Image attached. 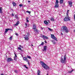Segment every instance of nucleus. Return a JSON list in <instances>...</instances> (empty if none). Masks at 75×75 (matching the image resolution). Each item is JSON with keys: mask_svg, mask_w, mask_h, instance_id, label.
<instances>
[{"mask_svg": "<svg viewBox=\"0 0 75 75\" xmlns=\"http://www.w3.org/2000/svg\"><path fill=\"white\" fill-rule=\"evenodd\" d=\"M62 32H65L67 33L69 32V30L68 29V28L66 26H63L61 30Z\"/></svg>", "mask_w": 75, "mask_h": 75, "instance_id": "f257e3e1", "label": "nucleus"}, {"mask_svg": "<svg viewBox=\"0 0 75 75\" xmlns=\"http://www.w3.org/2000/svg\"><path fill=\"white\" fill-rule=\"evenodd\" d=\"M40 64L42 66L43 68H44L45 69H50V67H48V66L46 65V64H45L42 61L40 62Z\"/></svg>", "mask_w": 75, "mask_h": 75, "instance_id": "f03ea898", "label": "nucleus"}, {"mask_svg": "<svg viewBox=\"0 0 75 75\" xmlns=\"http://www.w3.org/2000/svg\"><path fill=\"white\" fill-rule=\"evenodd\" d=\"M67 59V57H66V56L65 55L64 58V59L62 58H61L60 59V61L62 63L64 64V63H66V60Z\"/></svg>", "mask_w": 75, "mask_h": 75, "instance_id": "7ed1b4c3", "label": "nucleus"}, {"mask_svg": "<svg viewBox=\"0 0 75 75\" xmlns=\"http://www.w3.org/2000/svg\"><path fill=\"white\" fill-rule=\"evenodd\" d=\"M33 28L35 32H38V30H37L36 26L35 24H33Z\"/></svg>", "mask_w": 75, "mask_h": 75, "instance_id": "20e7f679", "label": "nucleus"}, {"mask_svg": "<svg viewBox=\"0 0 75 75\" xmlns=\"http://www.w3.org/2000/svg\"><path fill=\"white\" fill-rule=\"evenodd\" d=\"M56 1L55 2V7H58L59 6V5H58V3H59V1L58 0H56Z\"/></svg>", "mask_w": 75, "mask_h": 75, "instance_id": "39448f33", "label": "nucleus"}, {"mask_svg": "<svg viewBox=\"0 0 75 75\" xmlns=\"http://www.w3.org/2000/svg\"><path fill=\"white\" fill-rule=\"evenodd\" d=\"M51 35V38H52L53 39H54V40H56V41H57V39L55 36H54V35Z\"/></svg>", "mask_w": 75, "mask_h": 75, "instance_id": "423d86ee", "label": "nucleus"}, {"mask_svg": "<svg viewBox=\"0 0 75 75\" xmlns=\"http://www.w3.org/2000/svg\"><path fill=\"white\" fill-rule=\"evenodd\" d=\"M7 62H10V61H12L13 59L10 57L8 58L6 60Z\"/></svg>", "mask_w": 75, "mask_h": 75, "instance_id": "0eeeda50", "label": "nucleus"}, {"mask_svg": "<svg viewBox=\"0 0 75 75\" xmlns=\"http://www.w3.org/2000/svg\"><path fill=\"white\" fill-rule=\"evenodd\" d=\"M69 4L70 7H71L72 6V1H69Z\"/></svg>", "mask_w": 75, "mask_h": 75, "instance_id": "6e6552de", "label": "nucleus"}, {"mask_svg": "<svg viewBox=\"0 0 75 75\" xmlns=\"http://www.w3.org/2000/svg\"><path fill=\"white\" fill-rule=\"evenodd\" d=\"M64 21H69L70 20V19H69V18L65 17L64 18Z\"/></svg>", "mask_w": 75, "mask_h": 75, "instance_id": "1a4fd4ad", "label": "nucleus"}, {"mask_svg": "<svg viewBox=\"0 0 75 75\" xmlns=\"http://www.w3.org/2000/svg\"><path fill=\"white\" fill-rule=\"evenodd\" d=\"M28 37L27 36V35H25V37H24V38L25 40L28 41V40H29V39L28 38Z\"/></svg>", "mask_w": 75, "mask_h": 75, "instance_id": "9d476101", "label": "nucleus"}, {"mask_svg": "<svg viewBox=\"0 0 75 75\" xmlns=\"http://www.w3.org/2000/svg\"><path fill=\"white\" fill-rule=\"evenodd\" d=\"M12 29H10V28H8V29H5V33H7V32L8 31V30H12Z\"/></svg>", "mask_w": 75, "mask_h": 75, "instance_id": "9b49d317", "label": "nucleus"}, {"mask_svg": "<svg viewBox=\"0 0 75 75\" xmlns=\"http://www.w3.org/2000/svg\"><path fill=\"white\" fill-rule=\"evenodd\" d=\"M23 59L24 60H25V61H26V62H28V59H27V57H24L23 58Z\"/></svg>", "mask_w": 75, "mask_h": 75, "instance_id": "f8f14e48", "label": "nucleus"}, {"mask_svg": "<svg viewBox=\"0 0 75 75\" xmlns=\"http://www.w3.org/2000/svg\"><path fill=\"white\" fill-rule=\"evenodd\" d=\"M42 37L43 38H46V39H48V37L44 35H42Z\"/></svg>", "mask_w": 75, "mask_h": 75, "instance_id": "ddd939ff", "label": "nucleus"}, {"mask_svg": "<svg viewBox=\"0 0 75 75\" xmlns=\"http://www.w3.org/2000/svg\"><path fill=\"white\" fill-rule=\"evenodd\" d=\"M44 23L45 24L47 25H48V22H47V21H44Z\"/></svg>", "mask_w": 75, "mask_h": 75, "instance_id": "4468645a", "label": "nucleus"}, {"mask_svg": "<svg viewBox=\"0 0 75 75\" xmlns=\"http://www.w3.org/2000/svg\"><path fill=\"white\" fill-rule=\"evenodd\" d=\"M47 46H44V50L43 51H46V50H47Z\"/></svg>", "mask_w": 75, "mask_h": 75, "instance_id": "2eb2a0df", "label": "nucleus"}, {"mask_svg": "<svg viewBox=\"0 0 75 75\" xmlns=\"http://www.w3.org/2000/svg\"><path fill=\"white\" fill-rule=\"evenodd\" d=\"M14 54L15 55V56L14 58V59L15 61H16V59H17V55H16V54Z\"/></svg>", "mask_w": 75, "mask_h": 75, "instance_id": "dca6fc26", "label": "nucleus"}, {"mask_svg": "<svg viewBox=\"0 0 75 75\" xmlns=\"http://www.w3.org/2000/svg\"><path fill=\"white\" fill-rule=\"evenodd\" d=\"M13 6H16V3L14 2H13L12 3Z\"/></svg>", "mask_w": 75, "mask_h": 75, "instance_id": "f3484780", "label": "nucleus"}, {"mask_svg": "<svg viewBox=\"0 0 75 75\" xmlns=\"http://www.w3.org/2000/svg\"><path fill=\"white\" fill-rule=\"evenodd\" d=\"M0 13H3V11H2V8L1 7L0 8Z\"/></svg>", "mask_w": 75, "mask_h": 75, "instance_id": "a211bd4d", "label": "nucleus"}, {"mask_svg": "<svg viewBox=\"0 0 75 75\" xmlns=\"http://www.w3.org/2000/svg\"><path fill=\"white\" fill-rule=\"evenodd\" d=\"M63 1H64V0H60V4H62L63 3Z\"/></svg>", "mask_w": 75, "mask_h": 75, "instance_id": "6ab92c4d", "label": "nucleus"}, {"mask_svg": "<svg viewBox=\"0 0 75 75\" xmlns=\"http://www.w3.org/2000/svg\"><path fill=\"white\" fill-rule=\"evenodd\" d=\"M15 18L18 20V19H19V18L18 17V16H17V15H15Z\"/></svg>", "mask_w": 75, "mask_h": 75, "instance_id": "aec40b11", "label": "nucleus"}, {"mask_svg": "<svg viewBox=\"0 0 75 75\" xmlns=\"http://www.w3.org/2000/svg\"><path fill=\"white\" fill-rule=\"evenodd\" d=\"M51 20L52 21H54V18H51Z\"/></svg>", "mask_w": 75, "mask_h": 75, "instance_id": "412c9836", "label": "nucleus"}, {"mask_svg": "<svg viewBox=\"0 0 75 75\" xmlns=\"http://www.w3.org/2000/svg\"><path fill=\"white\" fill-rule=\"evenodd\" d=\"M19 21H17L16 23L15 24V25H18V24H19Z\"/></svg>", "mask_w": 75, "mask_h": 75, "instance_id": "4be33fe9", "label": "nucleus"}, {"mask_svg": "<svg viewBox=\"0 0 75 75\" xmlns=\"http://www.w3.org/2000/svg\"><path fill=\"white\" fill-rule=\"evenodd\" d=\"M19 21H17L16 23L15 24V25H18V24H19Z\"/></svg>", "mask_w": 75, "mask_h": 75, "instance_id": "5701e85b", "label": "nucleus"}, {"mask_svg": "<svg viewBox=\"0 0 75 75\" xmlns=\"http://www.w3.org/2000/svg\"><path fill=\"white\" fill-rule=\"evenodd\" d=\"M48 30H49V31H52L53 30L50 28H48Z\"/></svg>", "mask_w": 75, "mask_h": 75, "instance_id": "b1692460", "label": "nucleus"}, {"mask_svg": "<svg viewBox=\"0 0 75 75\" xmlns=\"http://www.w3.org/2000/svg\"><path fill=\"white\" fill-rule=\"evenodd\" d=\"M18 49L19 50H20V51H22V49L20 47H18Z\"/></svg>", "mask_w": 75, "mask_h": 75, "instance_id": "393cba45", "label": "nucleus"}, {"mask_svg": "<svg viewBox=\"0 0 75 75\" xmlns=\"http://www.w3.org/2000/svg\"><path fill=\"white\" fill-rule=\"evenodd\" d=\"M52 42H53V43L54 44H56V43H55V41H54V40H52Z\"/></svg>", "mask_w": 75, "mask_h": 75, "instance_id": "a878e982", "label": "nucleus"}, {"mask_svg": "<svg viewBox=\"0 0 75 75\" xmlns=\"http://www.w3.org/2000/svg\"><path fill=\"white\" fill-rule=\"evenodd\" d=\"M72 71H74V70H72L71 71H69L68 72L70 74H71V73H72Z\"/></svg>", "mask_w": 75, "mask_h": 75, "instance_id": "bb28decb", "label": "nucleus"}, {"mask_svg": "<svg viewBox=\"0 0 75 75\" xmlns=\"http://www.w3.org/2000/svg\"><path fill=\"white\" fill-rule=\"evenodd\" d=\"M44 42H42V43L41 44H40L39 45V46H41V45H44Z\"/></svg>", "mask_w": 75, "mask_h": 75, "instance_id": "cd10ccee", "label": "nucleus"}, {"mask_svg": "<svg viewBox=\"0 0 75 75\" xmlns=\"http://www.w3.org/2000/svg\"><path fill=\"white\" fill-rule=\"evenodd\" d=\"M67 18H69V16L68 15V13H67Z\"/></svg>", "mask_w": 75, "mask_h": 75, "instance_id": "c85d7f7f", "label": "nucleus"}, {"mask_svg": "<svg viewBox=\"0 0 75 75\" xmlns=\"http://www.w3.org/2000/svg\"><path fill=\"white\" fill-rule=\"evenodd\" d=\"M41 72L40 71V70H38V74L40 73Z\"/></svg>", "mask_w": 75, "mask_h": 75, "instance_id": "c756f323", "label": "nucleus"}, {"mask_svg": "<svg viewBox=\"0 0 75 75\" xmlns=\"http://www.w3.org/2000/svg\"><path fill=\"white\" fill-rule=\"evenodd\" d=\"M12 38H13V37L12 36H11L9 38V39H10V40H12Z\"/></svg>", "mask_w": 75, "mask_h": 75, "instance_id": "7c9ffc66", "label": "nucleus"}, {"mask_svg": "<svg viewBox=\"0 0 75 75\" xmlns=\"http://www.w3.org/2000/svg\"><path fill=\"white\" fill-rule=\"evenodd\" d=\"M27 57L29 59H31V57H30V56H27Z\"/></svg>", "mask_w": 75, "mask_h": 75, "instance_id": "2f4dec72", "label": "nucleus"}, {"mask_svg": "<svg viewBox=\"0 0 75 75\" xmlns=\"http://www.w3.org/2000/svg\"><path fill=\"white\" fill-rule=\"evenodd\" d=\"M18 70H15V71H14V72H15V73H17L18 72Z\"/></svg>", "mask_w": 75, "mask_h": 75, "instance_id": "473e14b6", "label": "nucleus"}, {"mask_svg": "<svg viewBox=\"0 0 75 75\" xmlns=\"http://www.w3.org/2000/svg\"><path fill=\"white\" fill-rule=\"evenodd\" d=\"M26 13H29L30 14V13H31V11H26Z\"/></svg>", "mask_w": 75, "mask_h": 75, "instance_id": "72a5a7b5", "label": "nucleus"}, {"mask_svg": "<svg viewBox=\"0 0 75 75\" xmlns=\"http://www.w3.org/2000/svg\"><path fill=\"white\" fill-rule=\"evenodd\" d=\"M19 6H20V7H22V6H23V5L22 4H20Z\"/></svg>", "mask_w": 75, "mask_h": 75, "instance_id": "f704fd0d", "label": "nucleus"}, {"mask_svg": "<svg viewBox=\"0 0 75 75\" xmlns=\"http://www.w3.org/2000/svg\"><path fill=\"white\" fill-rule=\"evenodd\" d=\"M19 47L20 48H23V46H21V45H19Z\"/></svg>", "mask_w": 75, "mask_h": 75, "instance_id": "c9c22d12", "label": "nucleus"}, {"mask_svg": "<svg viewBox=\"0 0 75 75\" xmlns=\"http://www.w3.org/2000/svg\"><path fill=\"white\" fill-rule=\"evenodd\" d=\"M24 66L26 68V69H28V67H27V66H26V65H24Z\"/></svg>", "mask_w": 75, "mask_h": 75, "instance_id": "e433bc0d", "label": "nucleus"}, {"mask_svg": "<svg viewBox=\"0 0 75 75\" xmlns=\"http://www.w3.org/2000/svg\"><path fill=\"white\" fill-rule=\"evenodd\" d=\"M25 25L26 26V27H27V23H25Z\"/></svg>", "mask_w": 75, "mask_h": 75, "instance_id": "4c0bfd02", "label": "nucleus"}, {"mask_svg": "<svg viewBox=\"0 0 75 75\" xmlns=\"http://www.w3.org/2000/svg\"><path fill=\"white\" fill-rule=\"evenodd\" d=\"M26 22L27 23H28V22H29V21L28 20H26Z\"/></svg>", "mask_w": 75, "mask_h": 75, "instance_id": "58836bf2", "label": "nucleus"}, {"mask_svg": "<svg viewBox=\"0 0 75 75\" xmlns=\"http://www.w3.org/2000/svg\"><path fill=\"white\" fill-rule=\"evenodd\" d=\"M28 62V65H29L30 64V62L28 61V62Z\"/></svg>", "mask_w": 75, "mask_h": 75, "instance_id": "ea45409f", "label": "nucleus"}, {"mask_svg": "<svg viewBox=\"0 0 75 75\" xmlns=\"http://www.w3.org/2000/svg\"><path fill=\"white\" fill-rule=\"evenodd\" d=\"M41 29L42 30H43V29H44L43 28H42V27H41Z\"/></svg>", "mask_w": 75, "mask_h": 75, "instance_id": "a19ab883", "label": "nucleus"}, {"mask_svg": "<svg viewBox=\"0 0 75 75\" xmlns=\"http://www.w3.org/2000/svg\"><path fill=\"white\" fill-rule=\"evenodd\" d=\"M15 34L16 35H17V36L18 35V34H17V33H16Z\"/></svg>", "mask_w": 75, "mask_h": 75, "instance_id": "79ce46f5", "label": "nucleus"}, {"mask_svg": "<svg viewBox=\"0 0 75 75\" xmlns=\"http://www.w3.org/2000/svg\"><path fill=\"white\" fill-rule=\"evenodd\" d=\"M40 73H38V75H40Z\"/></svg>", "mask_w": 75, "mask_h": 75, "instance_id": "37998d69", "label": "nucleus"}, {"mask_svg": "<svg viewBox=\"0 0 75 75\" xmlns=\"http://www.w3.org/2000/svg\"><path fill=\"white\" fill-rule=\"evenodd\" d=\"M12 16H14V14H13V13H12Z\"/></svg>", "mask_w": 75, "mask_h": 75, "instance_id": "c03bdc74", "label": "nucleus"}, {"mask_svg": "<svg viewBox=\"0 0 75 75\" xmlns=\"http://www.w3.org/2000/svg\"><path fill=\"white\" fill-rule=\"evenodd\" d=\"M61 35H63V33H61Z\"/></svg>", "mask_w": 75, "mask_h": 75, "instance_id": "a18cd8bd", "label": "nucleus"}, {"mask_svg": "<svg viewBox=\"0 0 75 75\" xmlns=\"http://www.w3.org/2000/svg\"><path fill=\"white\" fill-rule=\"evenodd\" d=\"M28 18H26V20H28Z\"/></svg>", "mask_w": 75, "mask_h": 75, "instance_id": "49530a36", "label": "nucleus"}, {"mask_svg": "<svg viewBox=\"0 0 75 75\" xmlns=\"http://www.w3.org/2000/svg\"><path fill=\"white\" fill-rule=\"evenodd\" d=\"M69 10H67V13H68V12H69Z\"/></svg>", "mask_w": 75, "mask_h": 75, "instance_id": "de8ad7c7", "label": "nucleus"}, {"mask_svg": "<svg viewBox=\"0 0 75 75\" xmlns=\"http://www.w3.org/2000/svg\"><path fill=\"white\" fill-rule=\"evenodd\" d=\"M28 3H30V1H28Z\"/></svg>", "mask_w": 75, "mask_h": 75, "instance_id": "09e8293b", "label": "nucleus"}, {"mask_svg": "<svg viewBox=\"0 0 75 75\" xmlns=\"http://www.w3.org/2000/svg\"><path fill=\"white\" fill-rule=\"evenodd\" d=\"M1 75H4L3 74H1Z\"/></svg>", "mask_w": 75, "mask_h": 75, "instance_id": "8fccbe9b", "label": "nucleus"}, {"mask_svg": "<svg viewBox=\"0 0 75 75\" xmlns=\"http://www.w3.org/2000/svg\"><path fill=\"white\" fill-rule=\"evenodd\" d=\"M45 42L46 43H47V42H46V41H45Z\"/></svg>", "mask_w": 75, "mask_h": 75, "instance_id": "3c124183", "label": "nucleus"}, {"mask_svg": "<svg viewBox=\"0 0 75 75\" xmlns=\"http://www.w3.org/2000/svg\"><path fill=\"white\" fill-rule=\"evenodd\" d=\"M74 32H75V30H74Z\"/></svg>", "mask_w": 75, "mask_h": 75, "instance_id": "603ef678", "label": "nucleus"}, {"mask_svg": "<svg viewBox=\"0 0 75 75\" xmlns=\"http://www.w3.org/2000/svg\"><path fill=\"white\" fill-rule=\"evenodd\" d=\"M47 75H48V74L47 73Z\"/></svg>", "mask_w": 75, "mask_h": 75, "instance_id": "864d4df0", "label": "nucleus"}, {"mask_svg": "<svg viewBox=\"0 0 75 75\" xmlns=\"http://www.w3.org/2000/svg\"><path fill=\"white\" fill-rule=\"evenodd\" d=\"M32 45V46H33V45Z\"/></svg>", "mask_w": 75, "mask_h": 75, "instance_id": "5fc2aeb1", "label": "nucleus"}, {"mask_svg": "<svg viewBox=\"0 0 75 75\" xmlns=\"http://www.w3.org/2000/svg\"><path fill=\"white\" fill-rule=\"evenodd\" d=\"M6 75H7V74Z\"/></svg>", "mask_w": 75, "mask_h": 75, "instance_id": "6e6d98bb", "label": "nucleus"}]
</instances>
